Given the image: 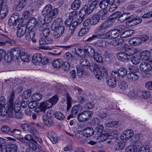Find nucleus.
I'll list each match as a JSON object with an SVG mask.
<instances>
[{
    "mask_svg": "<svg viewBox=\"0 0 152 152\" xmlns=\"http://www.w3.org/2000/svg\"><path fill=\"white\" fill-rule=\"evenodd\" d=\"M82 107L81 105H75L72 108L71 111V114L74 116L75 115L78 113L82 111Z\"/></svg>",
    "mask_w": 152,
    "mask_h": 152,
    "instance_id": "28",
    "label": "nucleus"
},
{
    "mask_svg": "<svg viewBox=\"0 0 152 152\" xmlns=\"http://www.w3.org/2000/svg\"><path fill=\"white\" fill-rule=\"evenodd\" d=\"M13 110L15 112H19L20 109V102L18 101H15V103L13 102Z\"/></svg>",
    "mask_w": 152,
    "mask_h": 152,
    "instance_id": "42",
    "label": "nucleus"
},
{
    "mask_svg": "<svg viewBox=\"0 0 152 152\" xmlns=\"http://www.w3.org/2000/svg\"><path fill=\"white\" fill-rule=\"evenodd\" d=\"M48 137L50 141L53 144L56 143L58 140V137L54 132L48 133Z\"/></svg>",
    "mask_w": 152,
    "mask_h": 152,
    "instance_id": "32",
    "label": "nucleus"
},
{
    "mask_svg": "<svg viewBox=\"0 0 152 152\" xmlns=\"http://www.w3.org/2000/svg\"><path fill=\"white\" fill-rule=\"evenodd\" d=\"M125 51L130 58L131 56L133 55L137 52V50L134 48H131L128 49L127 50Z\"/></svg>",
    "mask_w": 152,
    "mask_h": 152,
    "instance_id": "51",
    "label": "nucleus"
},
{
    "mask_svg": "<svg viewBox=\"0 0 152 152\" xmlns=\"http://www.w3.org/2000/svg\"><path fill=\"white\" fill-rule=\"evenodd\" d=\"M130 44L134 45H137L141 42V39L139 37H134L131 39L129 41Z\"/></svg>",
    "mask_w": 152,
    "mask_h": 152,
    "instance_id": "37",
    "label": "nucleus"
},
{
    "mask_svg": "<svg viewBox=\"0 0 152 152\" xmlns=\"http://www.w3.org/2000/svg\"><path fill=\"white\" fill-rule=\"evenodd\" d=\"M80 4L81 1L80 0H75L71 4V9L73 10H77L80 7Z\"/></svg>",
    "mask_w": 152,
    "mask_h": 152,
    "instance_id": "38",
    "label": "nucleus"
},
{
    "mask_svg": "<svg viewBox=\"0 0 152 152\" xmlns=\"http://www.w3.org/2000/svg\"><path fill=\"white\" fill-rule=\"evenodd\" d=\"M140 95V98H148L150 97V93L148 91H141L140 93L139 94Z\"/></svg>",
    "mask_w": 152,
    "mask_h": 152,
    "instance_id": "56",
    "label": "nucleus"
},
{
    "mask_svg": "<svg viewBox=\"0 0 152 152\" xmlns=\"http://www.w3.org/2000/svg\"><path fill=\"white\" fill-rule=\"evenodd\" d=\"M58 97L57 95H55L50 98L49 100L45 102L41 103L39 107L36 108L34 111L36 112L40 111L45 112L47 109H49L53 105H55L57 102Z\"/></svg>",
    "mask_w": 152,
    "mask_h": 152,
    "instance_id": "4",
    "label": "nucleus"
},
{
    "mask_svg": "<svg viewBox=\"0 0 152 152\" xmlns=\"http://www.w3.org/2000/svg\"><path fill=\"white\" fill-rule=\"evenodd\" d=\"M84 53L85 54L83 56L84 57L86 56V55L92 57L96 53L92 47L88 46L87 49H85Z\"/></svg>",
    "mask_w": 152,
    "mask_h": 152,
    "instance_id": "24",
    "label": "nucleus"
},
{
    "mask_svg": "<svg viewBox=\"0 0 152 152\" xmlns=\"http://www.w3.org/2000/svg\"><path fill=\"white\" fill-rule=\"evenodd\" d=\"M39 30L42 32L43 36L47 37L50 34V29L46 24H43L41 25L39 28Z\"/></svg>",
    "mask_w": 152,
    "mask_h": 152,
    "instance_id": "16",
    "label": "nucleus"
},
{
    "mask_svg": "<svg viewBox=\"0 0 152 152\" xmlns=\"http://www.w3.org/2000/svg\"><path fill=\"white\" fill-rule=\"evenodd\" d=\"M99 16L102 17L103 19L105 18L108 16V14L107 11L105 9L100 10L99 12Z\"/></svg>",
    "mask_w": 152,
    "mask_h": 152,
    "instance_id": "58",
    "label": "nucleus"
},
{
    "mask_svg": "<svg viewBox=\"0 0 152 152\" xmlns=\"http://www.w3.org/2000/svg\"><path fill=\"white\" fill-rule=\"evenodd\" d=\"M113 73L112 72L111 76L107 80L108 85L111 87H114L116 84V79L118 78L116 77L113 76Z\"/></svg>",
    "mask_w": 152,
    "mask_h": 152,
    "instance_id": "17",
    "label": "nucleus"
},
{
    "mask_svg": "<svg viewBox=\"0 0 152 152\" xmlns=\"http://www.w3.org/2000/svg\"><path fill=\"white\" fill-rule=\"evenodd\" d=\"M117 57L119 60L121 61L128 60L130 58L125 51L124 52H120L118 53L117 54Z\"/></svg>",
    "mask_w": 152,
    "mask_h": 152,
    "instance_id": "22",
    "label": "nucleus"
},
{
    "mask_svg": "<svg viewBox=\"0 0 152 152\" xmlns=\"http://www.w3.org/2000/svg\"><path fill=\"white\" fill-rule=\"evenodd\" d=\"M31 98L34 101H38L41 99L42 95L40 93H36L31 96Z\"/></svg>",
    "mask_w": 152,
    "mask_h": 152,
    "instance_id": "45",
    "label": "nucleus"
},
{
    "mask_svg": "<svg viewBox=\"0 0 152 152\" xmlns=\"http://www.w3.org/2000/svg\"><path fill=\"white\" fill-rule=\"evenodd\" d=\"M140 143L139 142H136L134 145L129 146L125 148L126 152H137L139 149V146Z\"/></svg>",
    "mask_w": 152,
    "mask_h": 152,
    "instance_id": "14",
    "label": "nucleus"
},
{
    "mask_svg": "<svg viewBox=\"0 0 152 152\" xmlns=\"http://www.w3.org/2000/svg\"><path fill=\"white\" fill-rule=\"evenodd\" d=\"M61 26H64L63 25V22L62 20L61 19H57L52 23L51 29L52 30L54 31L56 28Z\"/></svg>",
    "mask_w": 152,
    "mask_h": 152,
    "instance_id": "21",
    "label": "nucleus"
},
{
    "mask_svg": "<svg viewBox=\"0 0 152 152\" xmlns=\"http://www.w3.org/2000/svg\"><path fill=\"white\" fill-rule=\"evenodd\" d=\"M93 10L92 8L90 7V5L88 6L87 5L85 4L80 12H81V13L83 14V15H86L87 13L88 14H90Z\"/></svg>",
    "mask_w": 152,
    "mask_h": 152,
    "instance_id": "29",
    "label": "nucleus"
},
{
    "mask_svg": "<svg viewBox=\"0 0 152 152\" xmlns=\"http://www.w3.org/2000/svg\"><path fill=\"white\" fill-rule=\"evenodd\" d=\"M100 69V71L99 70L98 71L94 72L96 77L99 80H101L103 77H107L108 75L107 71L104 66H101Z\"/></svg>",
    "mask_w": 152,
    "mask_h": 152,
    "instance_id": "7",
    "label": "nucleus"
},
{
    "mask_svg": "<svg viewBox=\"0 0 152 152\" xmlns=\"http://www.w3.org/2000/svg\"><path fill=\"white\" fill-rule=\"evenodd\" d=\"M82 56H80L79 58V63L81 66L83 67L88 66L90 64L89 61L83 57L82 55Z\"/></svg>",
    "mask_w": 152,
    "mask_h": 152,
    "instance_id": "34",
    "label": "nucleus"
},
{
    "mask_svg": "<svg viewBox=\"0 0 152 152\" xmlns=\"http://www.w3.org/2000/svg\"><path fill=\"white\" fill-rule=\"evenodd\" d=\"M93 56L94 59L97 62L101 63L103 61V59L102 56L97 52H96Z\"/></svg>",
    "mask_w": 152,
    "mask_h": 152,
    "instance_id": "49",
    "label": "nucleus"
},
{
    "mask_svg": "<svg viewBox=\"0 0 152 152\" xmlns=\"http://www.w3.org/2000/svg\"><path fill=\"white\" fill-rule=\"evenodd\" d=\"M36 32L37 31L35 29H31V28H28V31L25 36L26 39L28 40H31L33 42H36V39H34V38L35 36Z\"/></svg>",
    "mask_w": 152,
    "mask_h": 152,
    "instance_id": "8",
    "label": "nucleus"
},
{
    "mask_svg": "<svg viewBox=\"0 0 152 152\" xmlns=\"http://www.w3.org/2000/svg\"><path fill=\"white\" fill-rule=\"evenodd\" d=\"M134 68L135 69H132L131 72L127 75V79L129 81L134 82L137 80L139 78V76L135 73L138 71V69L137 68L134 67Z\"/></svg>",
    "mask_w": 152,
    "mask_h": 152,
    "instance_id": "9",
    "label": "nucleus"
},
{
    "mask_svg": "<svg viewBox=\"0 0 152 152\" xmlns=\"http://www.w3.org/2000/svg\"><path fill=\"white\" fill-rule=\"evenodd\" d=\"M134 135V132L131 129H127L124 131L121 135L120 139L121 140H119L118 138L115 140V147L116 150H121L124 147V140H126L129 139Z\"/></svg>",
    "mask_w": 152,
    "mask_h": 152,
    "instance_id": "1",
    "label": "nucleus"
},
{
    "mask_svg": "<svg viewBox=\"0 0 152 152\" xmlns=\"http://www.w3.org/2000/svg\"><path fill=\"white\" fill-rule=\"evenodd\" d=\"M93 115V113L91 111H85L78 115L77 119L80 122H84L90 118Z\"/></svg>",
    "mask_w": 152,
    "mask_h": 152,
    "instance_id": "6",
    "label": "nucleus"
},
{
    "mask_svg": "<svg viewBox=\"0 0 152 152\" xmlns=\"http://www.w3.org/2000/svg\"><path fill=\"white\" fill-rule=\"evenodd\" d=\"M94 134V130L91 127L86 128L82 131V134L86 137H89Z\"/></svg>",
    "mask_w": 152,
    "mask_h": 152,
    "instance_id": "19",
    "label": "nucleus"
},
{
    "mask_svg": "<svg viewBox=\"0 0 152 152\" xmlns=\"http://www.w3.org/2000/svg\"><path fill=\"white\" fill-rule=\"evenodd\" d=\"M31 94V91L29 90H27L23 92L22 95V97L23 98L26 99L30 96Z\"/></svg>",
    "mask_w": 152,
    "mask_h": 152,
    "instance_id": "62",
    "label": "nucleus"
},
{
    "mask_svg": "<svg viewBox=\"0 0 152 152\" xmlns=\"http://www.w3.org/2000/svg\"><path fill=\"white\" fill-rule=\"evenodd\" d=\"M15 94V92L14 91H12L10 94L9 95V104L10 105L13 106V102L14 99Z\"/></svg>",
    "mask_w": 152,
    "mask_h": 152,
    "instance_id": "57",
    "label": "nucleus"
},
{
    "mask_svg": "<svg viewBox=\"0 0 152 152\" xmlns=\"http://www.w3.org/2000/svg\"><path fill=\"white\" fill-rule=\"evenodd\" d=\"M20 56L21 60L23 61L27 62L29 60V56L28 55H25L24 52H22Z\"/></svg>",
    "mask_w": 152,
    "mask_h": 152,
    "instance_id": "54",
    "label": "nucleus"
},
{
    "mask_svg": "<svg viewBox=\"0 0 152 152\" xmlns=\"http://www.w3.org/2000/svg\"><path fill=\"white\" fill-rule=\"evenodd\" d=\"M27 26L25 25H20V26L16 27L18 28L17 32V36L18 37L20 38L22 37L26 33Z\"/></svg>",
    "mask_w": 152,
    "mask_h": 152,
    "instance_id": "11",
    "label": "nucleus"
},
{
    "mask_svg": "<svg viewBox=\"0 0 152 152\" xmlns=\"http://www.w3.org/2000/svg\"><path fill=\"white\" fill-rule=\"evenodd\" d=\"M42 57L40 53H37L34 55L32 57V61L34 64H36L40 63L42 60Z\"/></svg>",
    "mask_w": 152,
    "mask_h": 152,
    "instance_id": "26",
    "label": "nucleus"
},
{
    "mask_svg": "<svg viewBox=\"0 0 152 152\" xmlns=\"http://www.w3.org/2000/svg\"><path fill=\"white\" fill-rule=\"evenodd\" d=\"M7 114L9 117L12 116L13 115V106H10L9 104L7 106L5 105L4 107L0 106V115L4 116Z\"/></svg>",
    "mask_w": 152,
    "mask_h": 152,
    "instance_id": "5",
    "label": "nucleus"
},
{
    "mask_svg": "<svg viewBox=\"0 0 152 152\" xmlns=\"http://www.w3.org/2000/svg\"><path fill=\"white\" fill-rule=\"evenodd\" d=\"M55 31L53 34V36L55 38H57L61 37L64 31V27L61 26L56 28Z\"/></svg>",
    "mask_w": 152,
    "mask_h": 152,
    "instance_id": "20",
    "label": "nucleus"
},
{
    "mask_svg": "<svg viewBox=\"0 0 152 152\" xmlns=\"http://www.w3.org/2000/svg\"><path fill=\"white\" fill-rule=\"evenodd\" d=\"M37 23L36 19L34 17L31 18L29 20L27 23L28 28H34Z\"/></svg>",
    "mask_w": 152,
    "mask_h": 152,
    "instance_id": "31",
    "label": "nucleus"
},
{
    "mask_svg": "<svg viewBox=\"0 0 152 152\" xmlns=\"http://www.w3.org/2000/svg\"><path fill=\"white\" fill-rule=\"evenodd\" d=\"M63 61L61 59H56L54 60L52 63V66L54 68H58L62 65Z\"/></svg>",
    "mask_w": 152,
    "mask_h": 152,
    "instance_id": "30",
    "label": "nucleus"
},
{
    "mask_svg": "<svg viewBox=\"0 0 152 152\" xmlns=\"http://www.w3.org/2000/svg\"><path fill=\"white\" fill-rule=\"evenodd\" d=\"M110 26V25L107 21H105L98 27L97 30L101 33L105 32L107 29Z\"/></svg>",
    "mask_w": 152,
    "mask_h": 152,
    "instance_id": "23",
    "label": "nucleus"
},
{
    "mask_svg": "<svg viewBox=\"0 0 152 152\" xmlns=\"http://www.w3.org/2000/svg\"><path fill=\"white\" fill-rule=\"evenodd\" d=\"M140 58L142 61H147L151 56V53L148 50L142 51L140 54Z\"/></svg>",
    "mask_w": 152,
    "mask_h": 152,
    "instance_id": "18",
    "label": "nucleus"
},
{
    "mask_svg": "<svg viewBox=\"0 0 152 152\" xmlns=\"http://www.w3.org/2000/svg\"><path fill=\"white\" fill-rule=\"evenodd\" d=\"M98 137V141L99 142H103L105 141L107 138H108V134L107 133H105L101 134Z\"/></svg>",
    "mask_w": 152,
    "mask_h": 152,
    "instance_id": "43",
    "label": "nucleus"
},
{
    "mask_svg": "<svg viewBox=\"0 0 152 152\" xmlns=\"http://www.w3.org/2000/svg\"><path fill=\"white\" fill-rule=\"evenodd\" d=\"M139 148V149L137 151L138 152H149L150 151V149L148 145H145L142 146L140 144Z\"/></svg>",
    "mask_w": 152,
    "mask_h": 152,
    "instance_id": "46",
    "label": "nucleus"
},
{
    "mask_svg": "<svg viewBox=\"0 0 152 152\" xmlns=\"http://www.w3.org/2000/svg\"><path fill=\"white\" fill-rule=\"evenodd\" d=\"M90 20L91 22V25H95L99 20L100 17L99 15L95 14L92 16Z\"/></svg>",
    "mask_w": 152,
    "mask_h": 152,
    "instance_id": "36",
    "label": "nucleus"
},
{
    "mask_svg": "<svg viewBox=\"0 0 152 152\" xmlns=\"http://www.w3.org/2000/svg\"><path fill=\"white\" fill-rule=\"evenodd\" d=\"M108 2L106 0H103L101 1L99 4L100 8L103 9H105L108 6Z\"/></svg>",
    "mask_w": 152,
    "mask_h": 152,
    "instance_id": "60",
    "label": "nucleus"
},
{
    "mask_svg": "<svg viewBox=\"0 0 152 152\" xmlns=\"http://www.w3.org/2000/svg\"><path fill=\"white\" fill-rule=\"evenodd\" d=\"M14 58L10 52L9 54H6L4 57L5 60L7 62L11 61Z\"/></svg>",
    "mask_w": 152,
    "mask_h": 152,
    "instance_id": "61",
    "label": "nucleus"
},
{
    "mask_svg": "<svg viewBox=\"0 0 152 152\" xmlns=\"http://www.w3.org/2000/svg\"><path fill=\"white\" fill-rule=\"evenodd\" d=\"M31 126L27 124H22L20 125L21 128L25 131L28 132Z\"/></svg>",
    "mask_w": 152,
    "mask_h": 152,
    "instance_id": "64",
    "label": "nucleus"
},
{
    "mask_svg": "<svg viewBox=\"0 0 152 152\" xmlns=\"http://www.w3.org/2000/svg\"><path fill=\"white\" fill-rule=\"evenodd\" d=\"M21 52L20 49L17 47L12 48L10 52L14 57L15 56L16 58H18L21 55Z\"/></svg>",
    "mask_w": 152,
    "mask_h": 152,
    "instance_id": "25",
    "label": "nucleus"
},
{
    "mask_svg": "<svg viewBox=\"0 0 152 152\" xmlns=\"http://www.w3.org/2000/svg\"><path fill=\"white\" fill-rule=\"evenodd\" d=\"M42 118L43 123L46 126L50 127L53 125V122L52 120L47 114L43 115Z\"/></svg>",
    "mask_w": 152,
    "mask_h": 152,
    "instance_id": "15",
    "label": "nucleus"
},
{
    "mask_svg": "<svg viewBox=\"0 0 152 152\" xmlns=\"http://www.w3.org/2000/svg\"><path fill=\"white\" fill-rule=\"evenodd\" d=\"M113 73V76L119 78L120 76L123 77L124 76L127 75V71L126 69L124 68H120L118 69V71H112Z\"/></svg>",
    "mask_w": 152,
    "mask_h": 152,
    "instance_id": "13",
    "label": "nucleus"
},
{
    "mask_svg": "<svg viewBox=\"0 0 152 152\" xmlns=\"http://www.w3.org/2000/svg\"><path fill=\"white\" fill-rule=\"evenodd\" d=\"M9 7L7 5H4L0 10V18L4 19L6 16Z\"/></svg>",
    "mask_w": 152,
    "mask_h": 152,
    "instance_id": "27",
    "label": "nucleus"
},
{
    "mask_svg": "<svg viewBox=\"0 0 152 152\" xmlns=\"http://www.w3.org/2000/svg\"><path fill=\"white\" fill-rule=\"evenodd\" d=\"M28 132L32 134L35 138H38L39 137L37 135V134H38L37 131L34 128L31 126Z\"/></svg>",
    "mask_w": 152,
    "mask_h": 152,
    "instance_id": "53",
    "label": "nucleus"
},
{
    "mask_svg": "<svg viewBox=\"0 0 152 152\" xmlns=\"http://www.w3.org/2000/svg\"><path fill=\"white\" fill-rule=\"evenodd\" d=\"M134 33V31L133 30L130 29L128 30L123 32L120 35L121 38H126L130 37Z\"/></svg>",
    "mask_w": 152,
    "mask_h": 152,
    "instance_id": "33",
    "label": "nucleus"
},
{
    "mask_svg": "<svg viewBox=\"0 0 152 152\" xmlns=\"http://www.w3.org/2000/svg\"><path fill=\"white\" fill-rule=\"evenodd\" d=\"M25 140L29 142H32L35 144L37 143V141L34 140L33 137L30 134L26 135L24 137Z\"/></svg>",
    "mask_w": 152,
    "mask_h": 152,
    "instance_id": "59",
    "label": "nucleus"
},
{
    "mask_svg": "<svg viewBox=\"0 0 152 152\" xmlns=\"http://www.w3.org/2000/svg\"><path fill=\"white\" fill-rule=\"evenodd\" d=\"M118 124V122L116 121H112L105 124V126L108 127H112L115 126Z\"/></svg>",
    "mask_w": 152,
    "mask_h": 152,
    "instance_id": "55",
    "label": "nucleus"
},
{
    "mask_svg": "<svg viewBox=\"0 0 152 152\" xmlns=\"http://www.w3.org/2000/svg\"><path fill=\"white\" fill-rule=\"evenodd\" d=\"M141 91L136 88H133L131 90L128 94V96L132 99L140 98L139 95Z\"/></svg>",
    "mask_w": 152,
    "mask_h": 152,
    "instance_id": "12",
    "label": "nucleus"
},
{
    "mask_svg": "<svg viewBox=\"0 0 152 152\" xmlns=\"http://www.w3.org/2000/svg\"><path fill=\"white\" fill-rule=\"evenodd\" d=\"M58 10L55 8L52 10L51 5H46L43 9L42 14L44 18V21L46 23H49L52 20L54 17L56 16L58 14Z\"/></svg>",
    "mask_w": 152,
    "mask_h": 152,
    "instance_id": "3",
    "label": "nucleus"
},
{
    "mask_svg": "<svg viewBox=\"0 0 152 152\" xmlns=\"http://www.w3.org/2000/svg\"><path fill=\"white\" fill-rule=\"evenodd\" d=\"M124 26H120L119 28L117 29H115L111 30L108 31L103 35L100 34L97 35H93L92 37L88 38L86 40L88 42H90L92 40L96 38H102V37L104 36L103 38L107 39H112L116 38L120 35L121 32H122V28Z\"/></svg>",
    "mask_w": 152,
    "mask_h": 152,
    "instance_id": "2",
    "label": "nucleus"
},
{
    "mask_svg": "<svg viewBox=\"0 0 152 152\" xmlns=\"http://www.w3.org/2000/svg\"><path fill=\"white\" fill-rule=\"evenodd\" d=\"M55 117L59 120L63 121L65 119V117L64 115L60 112H55L54 113Z\"/></svg>",
    "mask_w": 152,
    "mask_h": 152,
    "instance_id": "41",
    "label": "nucleus"
},
{
    "mask_svg": "<svg viewBox=\"0 0 152 152\" xmlns=\"http://www.w3.org/2000/svg\"><path fill=\"white\" fill-rule=\"evenodd\" d=\"M8 24L10 26H13L14 29H16V27L17 26V23L16 20L12 17H11L8 21Z\"/></svg>",
    "mask_w": 152,
    "mask_h": 152,
    "instance_id": "47",
    "label": "nucleus"
},
{
    "mask_svg": "<svg viewBox=\"0 0 152 152\" xmlns=\"http://www.w3.org/2000/svg\"><path fill=\"white\" fill-rule=\"evenodd\" d=\"M78 12L77 11H73L70 12L69 15V17L71 20H73V19H75L77 16Z\"/></svg>",
    "mask_w": 152,
    "mask_h": 152,
    "instance_id": "63",
    "label": "nucleus"
},
{
    "mask_svg": "<svg viewBox=\"0 0 152 152\" xmlns=\"http://www.w3.org/2000/svg\"><path fill=\"white\" fill-rule=\"evenodd\" d=\"M140 57L138 56H135L131 57V60L133 64H137L140 62Z\"/></svg>",
    "mask_w": 152,
    "mask_h": 152,
    "instance_id": "44",
    "label": "nucleus"
},
{
    "mask_svg": "<svg viewBox=\"0 0 152 152\" xmlns=\"http://www.w3.org/2000/svg\"><path fill=\"white\" fill-rule=\"evenodd\" d=\"M119 88L123 90L126 89L128 88V84L124 81H122L118 84Z\"/></svg>",
    "mask_w": 152,
    "mask_h": 152,
    "instance_id": "52",
    "label": "nucleus"
},
{
    "mask_svg": "<svg viewBox=\"0 0 152 152\" xmlns=\"http://www.w3.org/2000/svg\"><path fill=\"white\" fill-rule=\"evenodd\" d=\"M108 44V42L105 41L100 40L96 42L95 44V45L96 47H104L106 46Z\"/></svg>",
    "mask_w": 152,
    "mask_h": 152,
    "instance_id": "50",
    "label": "nucleus"
},
{
    "mask_svg": "<svg viewBox=\"0 0 152 152\" xmlns=\"http://www.w3.org/2000/svg\"><path fill=\"white\" fill-rule=\"evenodd\" d=\"M18 147L15 144H10V147L6 149V152H16Z\"/></svg>",
    "mask_w": 152,
    "mask_h": 152,
    "instance_id": "40",
    "label": "nucleus"
},
{
    "mask_svg": "<svg viewBox=\"0 0 152 152\" xmlns=\"http://www.w3.org/2000/svg\"><path fill=\"white\" fill-rule=\"evenodd\" d=\"M66 60L69 62L72 63L73 62V57L72 54L69 52H66L65 55Z\"/></svg>",
    "mask_w": 152,
    "mask_h": 152,
    "instance_id": "48",
    "label": "nucleus"
},
{
    "mask_svg": "<svg viewBox=\"0 0 152 152\" xmlns=\"http://www.w3.org/2000/svg\"><path fill=\"white\" fill-rule=\"evenodd\" d=\"M124 41L122 39H119L111 41L109 44L113 46H117L122 44Z\"/></svg>",
    "mask_w": 152,
    "mask_h": 152,
    "instance_id": "39",
    "label": "nucleus"
},
{
    "mask_svg": "<svg viewBox=\"0 0 152 152\" xmlns=\"http://www.w3.org/2000/svg\"><path fill=\"white\" fill-rule=\"evenodd\" d=\"M104 128V127L102 125H99L97 126L95 129V131L94 132V134H95L96 137L101 135L103 132Z\"/></svg>",
    "mask_w": 152,
    "mask_h": 152,
    "instance_id": "35",
    "label": "nucleus"
},
{
    "mask_svg": "<svg viewBox=\"0 0 152 152\" xmlns=\"http://www.w3.org/2000/svg\"><path fill=\"white\" fill-rule=\"evenodd\" d=\"M140 70L144 73L147 74L151 70L152 67L149 63L144 62L140 64Z\"/></svg>",
    "mask_w": 152,
    "mask_h": 152,
    "instance_id": "10",
    "label": "nucleus"
}]
</instances>
